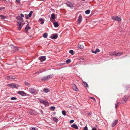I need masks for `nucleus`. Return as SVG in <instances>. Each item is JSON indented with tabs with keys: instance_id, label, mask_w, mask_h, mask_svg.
Returning <instances> with one entry per match:
<instances>
[{
	"instance_id": "1",
	"label": "nucleus",
	"mask_w": 130,
	"mask_h": 130,
	"mask_svg": "<svg viewBox=\"0 0 130 130\" xmlns=\"http://www.w3.org/2000/svg\"><path fill=\"white\" fill-rule=\"evenodd\" d=\"M123 54L122 52H110L109 54L111 56H120Z\"/></svg>"
},
{
	"instance_id": "2",
	"label": "nucleus",
	"mask_w": 130,
	"mask_h": 130,
	"mask_svg": "<svg viewBox=\"0 0 130 130\" xmlns=\"http://www.w3.org/2000/svg\"><path fill=\"white\" fill-rule=\"evenodd\" d=\"M53 76V75L52 74L47 75L46 76H43L42 78V80H47L52 77Z\"/></svg>"
},
{
	"instance_id": "3",
	"label": "nucleus",
	"mask_w": 130,
	"mask_h": 130,
	"mask_svg": "<svg viewBox=\"0 0 130 130\" xmlns=\"http://www.w3.org/2000/svg\"><path fill=\"white\" fill-rule=\"evenodd\" d=\"M111 18L113 20L118 21H121V18L118 16H112Z\"/></svg>"
},
{
	"instance_id": "4",
	"label": "nucleus",
	"mask_w": 130,
	"mask_h": 130,
	"mask_svg": "<svg viewBox=\"0 0 130 130\" xmlns=\"http://www.w3.org/2000/svg\"><path fill=\"white\" fill-rule=\"evenodd\" d=\"M17 23L18 24L17 25L18 26V29L19 30H21L23 25H21L22 22H17Z\"/></svg>"
},
{
	"instance_id": "5",
	"label": "nucleus",
	"mask_w": 130,
	"mask_h": 130,
	"mask_svg": "<svg viewBox=\"0 0 130 130\" xmlns=\"http://www.w3.org/2000/svg\"><path fill=\"white\" fill-rule=\"evenodd\" d=\"M41 62L44 61L46 59V57L45 56H40L38 58Z\"/></svg>"
},
{
	"instance_id": "6",
	"label": "nucleus",
	"mask_w": 130,
	"mask_h": 130,
	"mask_svg": "<svg viewBox=\"0 0 130 130\" xmlns=\"http://www.w3.org/2000/svg\"><path fill=\"white\" fill-rule=\"evenodd\" d=\"M18 93L22 96H25L26 95V93L23 91H18Z\"/></svg>"
},
{
	"instance_id": "7",
	"label": "nucleus",
	"mask_w": 130,
	"mask_h": 130,
	"mask_svg": "<svg viewBox=\"0 0 130 130\" xmlns=\"http://www.w3.org/2000/svg\"><path fill=\"white\" fill-rule=\"evenodd\" d=\"M128 99L127 98L125 97L124 98L122 99V104L126 102L127 100Z\"/></svg>"
},
{
	"instance_id": "8",
	"label": "nucleus",
	"mask_w": 130,
	"mask_h": 130,
	"mask_svg": "<svg viewBox=\"0 0 130 130\" xmlns=\"http://www.w3.org/2000/svg\"><path fill=\"white\" fill-rule=\"evenodd\" d=\"M82 16L81 15H80L79 16V17L78 19L77 20V21L79 24H80L81 23V22L82 21Z\"/></svg>"
},
{
	"instance_id": "9",
	"label": "nucleus",
	"mask_w": 130,
	"mask_h": 130,
	"mask_svg": "<svg viewBox=\"0 0 130 130\" xmlns=\"http://www.w3.org/2000/svg\"><path fill=\"white\" fill-rule=\"evenodd\" d=\"M31 29V28L29 27L28 24H27L25 28V30L27 32L28 31V30Z\"/></svg>"
},
{
	"instance_id": "10",
	"label": "nucleus",
	"mask_w": 130,
	"mask_h": 130,
	"mask_svg": "<svg viewBox=\"0 0 130 130\" xmlns=\"http://www.w3.org/2000/svg\"><path fill=\"white\" fill-rule=\"evenodd\" d=\"M72 88L75 91H77L78 89L76 85L74 84L72 85Z\"/></svg>"
},
{
	"instance_id": "11",
	"label": "nucleus",
	"mask_w": 130,
	"mask_h": 130,
	"mask_svg": "<svg viewBox=\"0 0 130 130\" xmlns=\"http://www.w3.org/2000/svg\"><path fill=\"white\" fill-rule=\"evenodd\" d=\"M67 5L69 7H72V3L69 2H67L66 3Z\"/></svg>"
},
{
	"instance_id": "12",
	"label": "nucleus",
	"mask_w": 130,
	"mask_h": 130,
	"mask_svg": "<svg viewBox=\"0 0 130 130\" xmlns=\"http://www.w3.org/2000/svg\"><path fill=\"white\" fill-rule=\"evenodd\" d=\"M118 121L117 120H115L112 123V124L111 125V126L112 127H114L117 123Z\"/></svg>"
},
{
	"instance_id": "13",
	"label": "nucleus",
	"mask_w": 130,
	"mask_h": 130,
	"mask_svg": "<svg viewBox=\"0 0 130 130\" xmlns=\"http://www.w3.org/2000/svg\"><path fill=\"white\" fill-rule=\"evenodd\" d=\"M29 91L32 94H33L35 93V90L33 88L29 89Z\"/></svg>"
},
{
	"instance_id": "14",
	"label": "nucleus",
	"mask_w": 130,
	"mask_h": 130,
	"mask_svg": "<svg viewBox=\"0 0 130 130\" xmlns=\"http://www.w3.org/2000/svg\"><path fill=\"white\" fill-rule=\"evenodd\" d=\"M55 18V14L54 13L52 14L51 15L50 19H51L53 20H54Z\"/></svg>"
},
{
	"instance_id": "15",
	"label": "nucleus",
	"mask_w": 130,
	"mask_h": 130,
	"mask_svg": "<svg viewBox=\"0 0 130 130\" xmlns=\"http://www.w3.org/2000/svg\"><path fill=\"white\" fill-rule=\"evenodd\" d=\"M99 50L98 48L96 49L95 51H94L93 50L91 51V52L92 53H94L95 54H96L98 52H99Z\"/></svg>"
},
{
	"instance_id": "16",
	"label": "nucleus",
	"mask_w": 130,
	"mask_h": 130,
	"mask_svg": "<svg viewBox=\"0 0 130 130\" xmlns=\"http://www.w3.org/2000/svg\"><path fill=\"white\" fill-rule=\"evenodd\" d=\"M39 21L40 22V24H43L44 23V20L42 18H40L39 19Z\"/></svg>"
},
{
	"instance_id": "17",
	"label": "nucleus",
	"mask_w": 130,
	"mask_h": 130,
	"mask_svg": "<svg viewBox=\"0 0 130 130\" xmlns=\"http://www.w3.org/2000/svg\"><path fill=\"white\" fill-rule=\"evenodd\" d=\"M71 127L75 129H77L78 128V127L75 124H73L71 125Z\"/></svg>"
},
{
	"instance_id": "18",
	"label": "nucleus",
	"mask_w": 130,
	"mask_h": 130,
	"mask_svg": "<svg viewBox=\"0 0 130 130\" xmlns=\"http://www.w3.org/2000/svg\"><path fill=\"white\" fill-rule=\"evenodd\" d=\"M53 24L55 27H57L59 26L57 22H53Z\"/></svg>"
},
{
	"instance_id": "19",
	"label": "nucleus",
	"mask_w": 130,
	"mask_h": 130,
	"mask_svg": "<svg viewBox=\"0 0 130 130\" xmlns=\"http://www.w3.org/2000/svg\"><path fill=\"white\" fill-rule=\"evenodd\" d=\"M58 37V35L57 34H55L53 36L52 38H51L52 39H56Z\"/></svg>"
},
{
	"instance_id": "20",
	"label": "nucleus",
	"mask_w": 130,
	"mask_h": 130,
	"mask_svg": "<svg viewBox=\"0 0 130 130\" xmlns=\"http://www.w3.org/2000/svg\"><path fill=\"white\" fill-rule=\"evenodd\" d=\"M83 85L86 87H88V85L87 83L85 82H84L83 83Z\"/></svg>"
},
{
	"instance_id": "21",
	"label": "nucleus",
	"mask_w": 130,
	"mask_h": 130,
	"mask_svg": "<svg viewBox=\"0 0 130 130\" xmlns=\"http://www.w3.org/2000/svg\"><path fill=\"white\" fill-rule=\"evenodd\" d=\"M43 37L45 38H46L47 37V34L46 32L43 34Z\"/></svg>"
},
{
	"instance_id": "22",
	"label": "nucleus",
	"mask_w": 130,
	"mask_h": 130,
	"mask_svg": "<svg viewBox=\"0 0 130 130\" xmlns=\"http://www.w3.org/2000/svg\"><path fill=\"white\" fill-rule=\"evenodd\" d=\"M17 19L20 21L22 20L23 18L20 16H18L17 18Z\"/></svg>"
},
{
	"instance_id": "23",
	"label": "nucleus",
	"mask_w": 130,
	"mask_h": 130,
	"mask_svg": "<svg viewBox=\"0 0 130 130\" xmlns=\"http://www.w3.org/2000/svg\"><path fill=\"white\" fill-rule=\"evenodd\" d=\"M49 91V90L47 89H43V91L45 93H47Z\"/></svg>"
},
{
	"instance_id": "24",
	"label": "nucleus",
	"mask_w": 130,
	"mask_h": 130,
	"mask_svg": "<svg viewBox=\"0 0 130 130\" xmlns=\"http://www.w3.org/2000/svg\"><path fill=\"white\" fill-rule=\"evenodd\" d=\"M90 12V10H88L85 11V13L86 14H89Z\"/></svg>"
},
{
	"instance_id": "25",
	"label": "nucleus",
	"mask_w": 130,
	"mask_h": 130,
	"mask_svg": "<svg viewBox=\"0 0 130 130\" xmlns=\"http://www.w3.org/2000/svg\"><path fill=\"white\" fill-rule=\"evenodd\" d=\"M53 120L55 122H57L58 121V119L55 117L53 118Z\"/></svg>"
},
{
	"instance_id": "26",
	"label": "nucleus",
	"mask_w": 130,
	"mask_h": 130,
	"mask_svg": "<svg viewBox=\"0 0 130 130\" xmlns=\"http://www.w3.org/2000/svg\"><path fill=\"white\" fill-rule=\"evenodd\" d=\"M0 17L1 18L3 19H4L5 18H6V17L5 16L2 15H0Z\"/></svg>"
},
{
	"instance_id": "27",
	"label": "nucleus",
	"mask_w": 130,
	"mask_h": 130,
	"mask_svg": "<svg viewBox=\"0 0 130 130\" xmlns=\"http://www.w3.org/2000/svg\"><path fill=\"white\" fill-rule=\"evenodd\" d=\"M14 84H9L8 85L11 88H14Z\"/></svg>"
},
{
	"instance_id": "28",
	"label": "nucleus",
	"mask_w": 130,
	"mask_h": 130,
	"mask_svg": "<svg viewBox=\"0 0 130 130\" xmlns=\"http://www.w3.org/2000/svg\"><path fill=\"white\" fill-rule=\"evenodd\" d=\"M78 47L80 48L81 49L83 48H84V46L79 44H78Z\"/></svg>"
},
{
	"instance_id": "29",
	"label": "nucleus",
	"mask_w": 130,
	"mask_h": 130,
	"mask_svg": "<svg viewBox=\"0 0 130 130\" xmlns=\"http://www.w3.org/2000/svg\"><path fill=\"white\" fill-rule=\"evenodd\" d=\"M33 13V11H30L29 12V13L28 14V16L29 17H31L32 13Z\"/></svg>"
},
{
	"instance_id": "30",
	"label": "nucleus",
	"mask_w": 130,
	"mask_h": 130,
	"mask_svg": "<svg viewBox=\"0 0 130 130\" xmlns=\"http://www.w3.org/2000/svg\"><path fill=\"white\" fill-rule=\"evenodd\" d=\"M62 113L63 115L64 116H66V112L64 110H63L62 111Z\"/></svg>"
},
{
	"instance_id": "31",
	"label": "nucleus",
	"mask_w": 130,
	"mask_h": 130,
	"mask_svg": "<svg viewBox=\"0 0 130 130\" xmlns=\"http://www.w3.org/2000/svg\"><path fill=\"white\" fill-rule=\"evenodd\" d=\"M74 52L73 50H70L69 51V53H71L72 55H73L74 54Z\"/></svg>"
},
{
	"instance_id": "32",
	"label": "nucleus",
	"mask_w": 130,
	"mask_h": 130,
	"mask_svg": "<svg viewBox=\"0 0 130 130\" xmlns=\"http://www.w3.org/2000/svg\"><path fill=\"white\" fill-rule=\"evenodd\" d=\"M47 101L44 100L43 104L46 105H47Z\"/></svg>"
},
{
	"instance_id": "33",
	"label": "nucleus",
	"mask_w": 130,
	"mask_h": 130,
	"mask_svg": "<svg viewBox=\"0 0 130 130\" xmlns=\"http://www.w3.org/2000/svg\"><path fill=\"white\" fill-rule=\"evenodd\" d=\"M55 107L54 106H51L50 107V109L52 110H53L55 109Z\"/></svg>"
},
{
	"instance_id": "34",
	"label": "nucleus",
	"mask_w": 130,
	"mask_h": 130,
	"mask_svg": "<svg viewBox=\"0 0 130 130\" xmlns=\"http://www.w3.org/2000/svg\"><path fill=\"white\" fill-rule=\"evenodd\" d=\"M11 99L12 100H15L17 99V98L16 97H12L11 98Z\"/></svg>"
},
{
	"instance_id": "35",
	"label": "nucleus",
	"mask_w": 130,
	"mask_h": 130,
	"mask_svg": "<svg viewBox=\"0 0 130 130\" xmlns=\"http://www.w3.org/2000/svg\"><path fill=\"white\" fill-rule=\"evenodd\" d=\"M14 88H18L19 87V86L18 85H16L14 84Z\"/></svg>"
},
{
	"instance_id": "36",
	"label": "nucleus",
	"mask_w": 130,
	"mask_h": 130,
	"mask_svg": "<svg viewBox=\"0 0 130 130\" xmlns=\"http://www.w3.org/2000/svg\"><path fill=\"white\" fill-rule=\"evenodd\" d=\"M66 62L67 63H69L70 62L71 60L69 59H67L66 61Z\"/></svg>"
},
{
	"instance_id": "37",
	"label": "nucleus",
	"mask_w": 130,
	"mask_h": 130,
	"mask_svg": "<svg viewBox=\"0 0 130 130\" xmlns=\"http://www.w3.org/2000/svg\"><path fill=\"white\" fill-rule=\"evenodd\" d=\"M119 102H118L116 104H115V108L116 109L117 108V107L118 106L119 104Z\"/></svg>"
},
{
	"instance_id": "38",
	"label": "nucleus",
	"mask_w": 130,
	"mask_h": 130,
	"mask_svg": "<svg viewBox=\"0 0 130 130\" xmlns=\"http://www.w3.org/2000/svg\"><path fill=\"white\" fill-rule=\"evenodd\" d=\"M84 130H88L87 127L86 125L84 128Z\"/></svg>"
},
{
	"instance_id": "39",
	"label": "nucleus",
	"mask_w": 130,
	"mask_h": 130,
	"mask_svg": "<svg viewBox=\"0 0 130 130\" xmlns=\"http://www.w3.org/2000/svg\"><path fill=\"white\" fill-rule=\"evenodd\" d=\"M39 101H40V103L43 104V101H44V100H39Z\"/></svg>"
},
{
	"instance_id": "40",
	"label": "nucleus",
	"mask_w": 130,
	"mask_h": 130,
	"mask_svg": "<svg viewBox=\"0 0 130 130\" xmlns=\"http://www.w3.org/2000/svg\"><path fill=\"white\" fill-rule=\"evenodd\" d=\"M74 122V120H71L70 121V123H72Z\"/></svg>"
},
{
	"instance_id": "41",
	"label": "nucleus",
	"mask_w": 130,
	"mask_h": 130,
	"mask_svg": "<svg viewBox=\"0 0 130 130\" xmlns=\"http://www.w3.org/2000/svg\"><path fill=\"white\" fill-rule=\"evenodd\" d=\"M5 8L4 7H0V10H4L5 9Z\"/></svg>"
},
{
	"instance_id": "42",
	"label": "nucleus",
	"mask_w": 130,
	"mask_h": 130,
	"mask_svg": "<svg viewBox=\"0 0 130 130\" xmlns=\"http://www.w3.org/2000/svg\"><path fill=\"white\" fill-rule=\"evenodd\" d=\"M16 1L19 4H20V0H16Z\"/></svg>"
},
{
	"instance_id": "43",
	"label": "nucleus",
	"mask_w": 130,
	"mask_h": 130,
	"mask_svg": "<svg viewBox=\"0 0 130 130\" xmlns=\"http://www.w3.org/2000/svg\"><path fill=\"white\" fill-rule=\"evenodd\" d=\"M25 85H28L29 84V83H28L27 82H25Z\"/></svg>"
},
{
	"instance_id": "44",
	"label": "nucleus",
	"mask_w": 130,
	"mask_h": 130,
	"mask_svg": "<svg viewBox=\"0 0 130 130\" xmlns=\"http://www.w3.org/2000/svg\"><path fill=\"white\" fill-rule=\"evenodd\" d=\"M90 98L92 99L94 101H95V99L93 97H90Z\"/></svg>"
},
{
	"instance_id": "45",
	"label": "nucleus",
	"mask_w": 130,
	"mask_h": 130,
	"mask_svg": "<svg viewBox=\"0 0 130 130\" xmlns=\"http://www.w3.org/2000/svg\"><path fill=\"white\" fill-rule=\"evenodd\" d=\"M92 130H96L95 127H93L92 128Z\"/></svg>"
},
{
	"instance_id": "46",
	"label": "nucleus",
	"mask_w": 130,
	"mask_h": 130,
	"mask_svg": "<svg viewBox=\"0 0 130 130\" xmlns=\"http://www.w3.org/2000/svg\"><path fill=\"white\" fill-rule=\"evenodd\" d=\"M20 15H21V17L22 18V17H23L24 16V15H23V14H20Z\"/></svg>"
},
{
	"instance_id": "47",
	"label": "nucleus",
	"mask_w": 130,
	"mask_h": 130,
	"mask_svg": "<svg viewBox=\"0 0 130 130\" xmlns=\"http://www.w3.org/2000/svg\"><path fill=\"white\" fill-rule=\"evenodd\" d=\"M31 130H36V129L34 128L33 127L32 128Z\"/></svg>"
},
{
	"instance_id": "48",
	"label": "nucleus",
	"mask_w": 130,
	"mask_h": 130,
	"mask_svg": "<svg viewBox=\"0 0 130 130\" xmlns=\"http://www.w3.org/2000/svg\"><path fill=\"white\" fill-rule=\"evenodd\" d=\"M10 78H11V77H10H10H8L7 78V79H10Z\"/></svg>"
},
{
	"instance_id": "49",
	"label": "nucleus",
	"mask_w": 130,
	"mask_h": 130,
	"mask_svg": "<svg viewBox=\"0 0 130 130\" xmlns=\"http://www.w3.org/2000/svg\"><path fill=\"white\" fill-rule=\"evenodd\" d=\"M82 1H85V0H82Z\"/></svg>"
}]
</instances>
